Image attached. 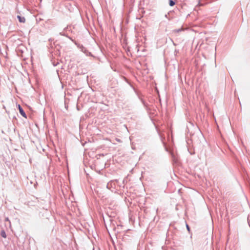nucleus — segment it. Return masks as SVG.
<instances>
[{
	"instance_id": "nucleus-5",
	"label": "nucleus",
	"mask_w": 250,
	"mask_h": 250,
	"mask_svg": "<svg viewBox=\"0 0 250 250\" xmlns=\"http://www.w3.org/2000/svg\"><path fill=\"white\" fill-rule=\"evenodd\" d=\"M1 235L3 238H6V233H5V232L4 231H1Z\"/></svg>"
},
{
	"instance_id": "nucleus-4",
	"label": "nucleus",
	"mask_w": 250,
	"mask_h": 250,
	"mask_svg": "<svg viewBox=\"0 0 250 250\" xmlns=\"http://www.w3.org/2000/svg\"><path fill=\"white\" fill-rule=\"evenodd\" d=\"M175 3L173 0H169V4L170 6H173L175 5Z\"/></svg>"
},
{
	"instance_id": "nucleus-3",
	"label": "nucleus",
	"mask_w": 250,
	"mask_h": 250,
	"mask_svg": "<svg viewBox=\"0 0 250 250\" xmlns=\"http://www.w3.org/2000/svg\"><path fill=\"white\" fill-rule=\"evenodd\" d=\"M18 19L20 22H25V19L24 17H21L20 16H18Z\"/></svg>"
},
{
	"instance_id": "nucleus-1",
	"label": "nucleus",
	"mask_w": 250,
	"mask_h": 250,
	"mask_svg": "<svg viewBox=\"0 0 250 250\" xmlns=\"http://www.w3.org/2000/svg\"><path fill=\"white\" fill-rule=\"evenodd\" d=\"M127 110L128 112L127 113V117H126V119H131L134 121H135L137 118V116L136 115V114L135 111H132L131 109L129 108L128 106H127Z\"/></svg>"
},
{
	"instance_id": "nucleus-6",
	"label": "nucleus",
	"mask_w": 250,
	"mask_h": 250,
	"mask_svg": "<svg viewBox=\"0 0 250 250\" xmlns=\"http://www.w3.org/2000/svg\"><path fill=\"white\" fill-rule=\"evenodd\" d=\"M182 29H178V30H175L174 31L175 32H179L181 31H182Z\"/></svg>"
},
{
	"instance_id": "nucleus-2",
	"label": "nucleus",
	"mask_w": 250,
	"mask_h": 250,
	"mask_svg": "<svg viewBox=\"0 0 250 250\" xmlns=\"http://www.w3.org/2000/svg\"><path fill=\"white\" fill-rule=\"evenodd\" d=\"M19 111H20V113H21V114L24 117H26V114L25 113V112H24L23 110L22 109V108L21 107V106L19 105Z\"/></svg>"
},
{
	"instance_id": "nucleus-7",
	"label": "nucleus",
	"mask_w": 250,
	"mask_h": 250,
	"mask_svg": "<svg viewBox=\"0 0 250 250\" xmlns=\"http://www.w3.org/2000/svg\"><path fill=\"white\" fill-rule=\"evenodd\" d=\"M187 228L188 230H189V226L188 225H187Z\"/></svg>"
}]
</instances>
